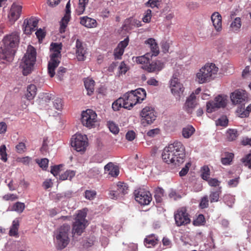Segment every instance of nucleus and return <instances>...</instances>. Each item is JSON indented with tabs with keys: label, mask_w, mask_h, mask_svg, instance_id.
Instances as JSON below:
<instances>
[{
	"label": "nucleus",
	"mask_w": 251,
	"mask_h": 251,
	"mask_svg": "<svg viewBox=\"0 0 251 251\" xmlns=\"http://www.w3.org/2000/svg\"><path fill=\"white\" fill-rule=\"evenodd\" d=\"M198 103L196 100V96L192 93L188 97L185 101L184 107L188 113H192L193 109L196 107Z\"/></svg>",
	"instance_id": "obj_21"
},
{
	"label": "nucleus",
	"mask_w": 251,
	"mask_h": 251,
	"mask_svg": "<svg viewBox=\"0 0 251 251\" xmlns=\"http://www.w3.org/2000/svg\"><path fill=\"white\" fill-rule=\"evenodd\" d=\"M226 100L221 95L216 97L213 100H210L206 103V111L211 113L220 108L226 106Z\"/></svg>",
	"instance_id": "obj_13"
},
{
	"label": "nucleus",
	"mask_w": 251,
	"mask_h": 251,
	"mask_svg": "<svg viewBox=\"0 0 251 251\" xmlns=\"http://www.w3.org/2000/svg\"><path fill=\"white\" fill-rule=\"evenodd\" d=\"M3 46L0 48V59L11 62L14 59L15 48L19 42V36L17 32H13L4 36Z\"/></svg>",
	"instance_id": "obj_2"
},
{
	"label": "nucleus",
	"mask_w": 251,
	"mask_h": 251,
	"mask_svg": "<svg viewBox=\"0 0 251 251\" xmlns=\"http://www.w3.org/2000/svg\"><path fill=\"white\" fill-rule=\"evenodd\" d=\"M87 212L85 209L78 211L73 225V233L80 235L88 225V221L86 219Z\"/></svg>",
	"instance_id": "obj_8"
},
{
	"label": "nucleus",
	"mask_w": 251,
	"mask_h": 251,
	"mask_svg": "<svg viewBox=\"0 0 251 251\" xmlns=\"http://www.w3.org/2000/svg\"><path fill=\"white\" fill-rule=\"evenodd\" d=\"M174 218L177 226L187 225L191 222L189 215L187 212L186 208L184 207L179 208L175 212Z\"/></svg>",
	"instance_id": "obj_11"
},
{
	"label": "nucleus",
	"mask_w": 251,
	"mask_h": 251,
	"mask_svg": "<svg viewBox=\"0 0 251 251\" xmlns=\"http://www.w3.org/2000/svg\"><path fill=\"white\" fill-rule=\"evenodd\" d=\"M162 158L167 164L179 166L185 160V147L181 142L175 141L164 149Z\"/></svg>",
	"instance_id": "obj_1"
},
{
	"label": "nucleus",
	"mask_w": 251,
	"mask_h": 251,
	"mask_svg": "<svg viewBox=\"0 0 251 251\" xmlns=\"http://www.w3.org/2000/svg\"><path fill=\"white\" fill-rule=\"evenodd\" d=\"M84 86L87 91V95H91L95 90V81L90 78H86L84 80Z\"/></svg>",
	"instance_id": "obj_31"
},
{
	"label": "nucleus",
	"mask_w": 251,
	"mask_h": 251,
	"mask_svg": "<svg viewBox=\"0 0 251 251\" xmlns=\"http://www.w3.org/2000/svg\"><path fill=\"white\" fill-rule=\"evenodd\" d=\"M129 43V38L127 37L126 38H125L123 41H121L118 45V47L121 49H123L125 50V49L127 47Z\"/></svg>",
	"instance_id": "obj_62"
},
{
	"label": "nucleus",
	"mask_w": 251,
	"mask_h": 251,
	"mask_svg": "<svg viewBox=\"0 0 251 251\" xmlns=\"http://www.w3.org/2000/svg\"><path fill=\"white\" fill-rule=\"evenodd\" d=\"M228 119L226 116H222L216 121V126H226L228 124Z\"/></svg>",
	"instance_id": "obj_48"
},
{
	"label": "nucleus",
	"mask_w": 251,
	"mask_h": 251,
	"mask_svg": "<svg viewBox=\"0 0 251 251\" xmlns=\"http://www.w3.org/2000/svg\"><path fill=\"white\" fill-rule=\"evenodd\" d=\"M67 69L63 67H60L57 73V77L60 81L62 80L64 74L66 72Z\"/></svg>",
	"instance_id": "obj_53"
},
{
	"label": "nucleus",
	"mask_w": 251,
	"mask_h": 251,
	"mask_svg": "<svg viewBox=\"0 0 251 251\" xmlns=\"http://www.w3.org/2000/svg\"><path fill=\"white\" fill-rule=\"evenodd\" d=\"M97 195V192L94 190H87L85 191V198L90 201L93 200Z\"/></svg>",
	"instance_id": "obj_44"
},
{
	"label": "nucleus",
	"mask_w": 251,
	"mask_h": 251,
	"mask_svg": "<svg viewBox=\"0 0 251 251\" xmlns=\"http://www.w3.org/2000/svg\"><path fill=\"white\" fill-rule=\"evenodd\" d=\"M154 193V198L156 202H161L164 196V190L161 188L158 187L155 189Z\"/></svg>",
	"instance_id": "obj_40"
},
{
	"label": "nucleus",
	"mask_w": 251,
	"mask_h": 251,
	"mask_svg": "<svg viewBox=\"0 0 251 251\" xmlns=\"http://www.w3.org/2000/svg\"><path fill=\"white\" fill-rule=\"evenodd\" d=\"M132 91L125 94L123 97L119 98L113 103L112 107L114 111H118L122 107L130 109L136 103H138V100Z\"/></svg>",
	"instance_id": "obj_5"
},
{
	"label": "nucleus",
	"mask_w": 251,
	"mask_h": 251,
	"mask_svg": "<svg viewBox=\"0 0 251 251\" xmlns=\"http://www.w3.org/2000/svg\"><path fill=\"white\" fill-rule=\"evenodd\" d=\"M242 24L240 18L237 17L231 23L230 27L234 32H237L241 28Z\"/></svg>",
	"instance_id": "obj_37"
},
{
	"label": "nucleus",
	"mask_w": 251,
	"mask_h": 251,
	"mask_svg": "<svg viewBox=\"0 0 251 251\" xmlns=\"http://www.w3.org/2000/svg\"><path fill=\"white\" fill-rule=\"evenodd\" d=\"M22 6L16 3H13L11 5L8 18L10 22L13 23L20 17L22 13Z\"/></svg>",
	"instance_id": "obj_18"
},
{
	"label": "nucleus",
	"mask_w": 251,
	"mask_h": 251,
	"mask_svg": "<svg viewBox=\"0 0 251 251\" xmlns=\"http://www.w3.org/2000/svg\"><path fill=\"white\" fill-rule=\"evenodd\" d=\"M230 98L233 103L239 104L248 100V95L243 90H236L231 93Z\"/></svg>",
	"instance_id": "obj_17"
},
{
	"label": "nucleus",
	"mask_w": 251,
	"mask_h": 251,
	"mask_svg": "<svg viewBox=\"0 0 251 251\" xmlns=\"http://www.w3.org/2000/svg\"><path fill=\"white\" fill-rule=\"evenodd\" d=\"M80 24L87 28H95L97 26V22L94 19L88 16H83L80 18Z\"/></svg>",
	"instance_id": "obj_25"
},
{
	"label": "nucleus",
	"mask_w": 251,
	"mask_h": 251,
	"mask_svg": "<svg viewBox=\"0 0 251 251\" xmlns=\"http://www.w3.org/2000/svg\"><path fill=\"white\" fill-rule=\"evenodd\" d=\"M124 50H123V49L119 48L117 47L114 51L115 57L117 59L121 58L122 55L124 53Z\"/></svg>",
	"instance_id": "obj_61"
},
{
	"label": "nucleus",
	"mask_w": 251,
	"mask_h": 251,
	"mask_svg": "<svg viewBox=\"0 0 251 251\" xmlns=\"http://www.w3.org/2000/svg\"><path fill=\"white\" fill-rule=\"evenodd\" d=\"M191 165L190 162H188L185 164V166L179 172V174L180 176H185L188 172L189 168Z\"/></svg>",
	"instance_id": "obj_55"
},
{
	"label": "nucleus",
	"mask_w": 251,
	"mask_h": 251,
	"mask_svg": "<svg viewBox=\"0 0 251 251\" xmlns=\"http://www.w3.org/2000/svg\"><path fill=\"white\" fill-rule=\"evenodd\" d=\"M39 20L35 17L25 19L23 23L24 32L26 34H30L37 27Z\"/></svg>",
	"instance_id": "obj_16"
},
{
	"label": "nucleus",
	"mask_w": 251,
	"mask_h": 251,
	"mask_svg": "<svg viewBox=\"0 0 251 251\" xmlns=\"http://www.w3.org/2000/svg\"><path fill=\"white\" fill-rule=\"evenodd\" d=\"M234 157V154L230 152L225 153L224 156L221 158V162L225 165L230 164Z\"/></svg>",
	"instance_id": "obj_38"
},
{
	"label": "nucleus",
	"mask_w": 251,
	"mask_h": 251,
	"mask_svg": "<svg viewBox=\"0 0 251 251\" xmlns=\"http://www.w3.org/2000/svg\"><path fill=\"white\" fill-rule=\"evenodd\" d=\"M161 2V0H149L146 5L151 7V8L157 7L159 8Z\"/></svg>",
	"instance_id": "obj_46"
},
{
	"label": "nucleus",
	"mask_w": 251,
	"mask_h": 251,
	"mask_svg": "<svg viewBox=\"0 0 251 251\" xmlns=\"http://www.w3.org/2000/svg\"><path fill=\"white\" fill-rule=\"evenodd\" d=\"M205 223L204 216L202 214H200L197 219L193 222L195 226H199L203 225Z\"/></svg>",
	"instance_id": "obj_47"
},
{
	"label": "nucleus",
	"mask_w": 251,
	"mask_h": 251,
	"mask_svg": "<svg viewBox=\"0 0 251 251\" xmlns=\"http://www.w3.org/2000/svg\"><path fill=\"white\" fill-rule=\"evenodd\" d=\"M36 162L43 169H46L48 168L49 160L47 158H43L40 160L36 159Z\"/></svg>",
	"instance_id": "obj_50"
},
{
	"label": "nucleus",
	"mask_w": 251,
	"mask_h": 251,
	"mask_svg": "<svg viewBox=\"0 0 251 251\" xmlns=\"http://www.w3.org/2000/svg\"><path fill=\"white\" fill-rule=\"evenodd\" d=\"M128 188L126 183L119 182L117 185V190L111 192L110 195L113 196L112 198L117 199L118 196L124 195L127 193Z\"/></svg>",
	"instance_id": "obj_24"
},
{
	"label": "nucleus",
	"mask_w": 251,
	"mask_h": 251,
	"mask_svg": "<svg viewBox=\"0 0 251 251\" xmlns=\"http://www.w3.org/2000/svg\"><path fill=\"white\" fill-rule=\"evenodd\" d=\"M132 92L136 96V99L138 100V103H141L146 97V92L143 88H138L135 90H132Z\"/></svg>",
	"instance_id": "obj_33"
},
{
	"label": "nucleus",
	"mask_w": 251,
	"mask_h": 251,
	"mask_svg": "<svg viewBox=\"0 0 251 251\" xmlns=\"http://www.w3.org/2000/svg\"><path fill=\"white\" fill-rule=\"evenodd\" d=\"M241 160L245 166H248L249 168L251 169V153L242 158Z\"/></svg>",
	"instance_id": "obj_52"
},
{
	"label": "nucleus",
	"mask_w": 251,
	"mask_h": 251,
	"mask_svg": "<svg viewBox=\"0 0 251 251\" xmlns=\"http://www.w3.org/2000/svg\"><path fill=\"white\" fill-rule=\"evenodd\" d=\"M20 226V222L18 219H16L12 222V226L10 228L9 231V235L10 236H13L17 237L19 236V228Z\"/></svg>",
	"instance_id": "obj_30"
},
{
	"label": "nucleus",
	"mask_w": 251,
	"mask_h": 251,
	"mask_svg": "<svg viewBox=\"0 0 251 251\" xmlns=\"http://www.w3.org/2000/svg\"><path fill=\"white\" fill-rule=\"evenodd\" d=\"M158 241V237L152 234L146 236L144 239V243L146 247L151 248L157 245Z\"/></svg>",
	"instance_id": "obj_28"
},
{
	"label": "nucleus",
	"mask_w": 251,
	"mask_h": 251,
	"mask_svg": "<svg viewBox=\"0 0 251 251\" xmlns=\"http://www.w3.org/2000/svg\"><path fill=\"white\" fill-rule=\"evenodd\" d=\"M170 88L172 93L175 96L180 97L184 90V87L181 83L176 75H174L170 80Z\"/></svg>",
	"instance_id": "obj_14"
},
{
	"label": "nucleus",
	"mask_w": 251,
	"mask_h": 251,
	"mask_svg": "<svg viewBox=\"0 0 251 251\" xmlns=\"http://www.w3.org/2000/svg\"><path fill=\"white\" fill-rule=\"evenodd\" d=\"M134 195L135 200L141 205H148L152 200L150 192L144 189L135 190Z\"/></svg>",
	"instance_id": "obj_15"
},
{
	"label": "nucleus",
	"mask_w": 251,
	"mask_h": 251,
	"mask_svg": "<svg viewBox=\"0 0 251 251\" xmlns=\"http://www.w3.org/2000/svg\"><path fill=\"white\" fill-rule=\"evenodd\" d=\"M145 44H148L152 52V53H147L143 56L136 57V61L137 63L142 64V68L144 69V67L146 65H149L152 55L157 56L159 52V47L155 40L153 38H149L145 41Z\"/></svg>",
	"instance_id": "obj_6"
},
{
	"label": "nucleus",
	"mask_w": 251,
	"mask_h": 251,
	"mask_svg": "<svg viewBox=\"0 0 251 251\" xmlns=\"http://www.w3.org/2000/svg\"><path fill=\"white\" fill-rule=\"evenodd\" d=\"M151 17V10L148 9L145 13V15L143 18V21L145 23H149Z\"/></svg>",
	"instance_id": "obj_60"
},
{
	"label": "nucleus",
	"mask_w": 251,
	"mask_h": 251,
	"mask_svg": "<svg viewBox=\"0 0 251 251\" xmlns=\"http://www.w3.org/2000/svg\"><path fill=\"white\" fill-rule=\"evenodd\" d=\"M60 62V60L50 59L49 62L48 71L50 76L52 77L55 75V70L58 67Z\"/></svg>",
	"instance_id": "obj_29"
},
{
	"label": "nucleus",
	"mask_w": 251,
	"mask_h": 251,
	"mask_svg": "<svg viewBox=\"0 0 251 251\" xmlns=\"http://www.w3.org/2000/svg\"><path fill=\"white\" fill-rule=\"evenodd\" d=\"M16 150L17 152L19 153H22L25 151L26 147L25 143L23 142L19 143L16 146Z\"/></svg>",
	"instance_id": "obj_56"
},
{
	"label": "nucleus",
	"mask_w": 251,
	"mask_h": 251,
	"mask_svg": "<svg viewBox=\"0 0 251 251\" xmlns=\"http://www.w3.org/2000/svg\"><path fill=\"white\" fill-rule=\"evenodd\" d=\"M70 226L68 224H64L61 226L55 233L56 240V248L58 250H62L68 245L70 239L69 232Z\"/></svg>",
	"instance_id": "obj_7"
},
{
	"label": "nucleus",
	"mask_w": 251,
	"mask_h": 251,
	"mask_svg": "<svg viewBox=\"0 0 251 251\" xmlns=\"http://www.w3.org/2000/svg\"><path fill=\"white\" fill-rule=\"evenodd\" d=\"M104 171L112 177H117L119 174V169L117 166L110 162L104 166Z\"/></svg>",
	"instance_id": "obj_27"
},
{
	"label": "nucleus",
	"mask_w": 251,
	"mask_h": 251,
	"mask_svg": "<svg viewBox=\"0 0 251 251\" xmlns=\"http://www.w3.org/2000/svg\"><path fill=\"white\" fill-rule=\"evenodd\" d=\"M65 11V14L60 23V26L59 30L61 33L65 32L68 22L70 19L71 4L70 1H69L66 4Z\"/></svg>",
	"instance_id": "obj_20"
},
{
	"label": "nucleus",
	"mask_w": 251,
	"mask_h": 251,
	"mask_svg": "<svg viewBox=\"0 0 251 251\" xmlns=\"http://www.w3.org/2000/svg\"><path fill=\"white\" fill-rule=\"evenodd\" d=\"M71 145L78 152H84L88 146V140L86 135L76 133L71 138Z\"/></svg>",
	"instance_id": "obj_9"
},
{
	"label": "nucleus",
	"mask_w": 251,
	"mask_h": 251,
	"mask_svg": "<svg viewBox=\"0 0 251 251\" xmlns=\"http://www.w3.org/2000/svg\"><path fill=\"white\" fill-rule=\"evenodd\" d=\"M25 205L24 203L21 202H16L12 206V209L19 213H22L25 210Z\"/></svg>",
	"instance_id": "obj_41"
},
{
	"label": "nucleus",
	"mask_w": 251,
	"mask_h": 251,
	"mask_svg": "<svg viewBox=\"0 0 251 251\" xmlns=\"http://www.w3.org/2000/svg\"><path fill=\"white\" fill-rule=\"evenodd\" d=\"M35 34L39 41L42 40L46 35L45 32L41 28L38 29Z\"/></svg>",
	"instance_id": "obj_64"
},
{
	"label": "nucleus",
	"mask_w": 251,
	"mask_h": 251,
	"mask_svg": "<svg viewBox=\"0 0 251 251\" xmlns=\"http://www.w3.org/2000/svg\"><path fill=\"white\" fill-rule=\"evenodd\" d=\"M31 160V158L29 156H25L23 157H19L17 158V161L19 162L22 163L25 165H27L29 164Z\"/></svg>",
	"instance_id": "obj_57"
},
{
	"label": "nucleus",
	"mask_w": 251,
	"mask_h": 251,
	"mask_svg": "<svg viewBox=\"0 0 251 251\" xmlns=\"http://www.w3.org/2000/svg\"><path fill=\"white\" fill-rule=\"evenodd\" d=\"M140 115L142 117L141 123L144 126L151 124L156 118L154 109L150 106L144 108Z\"/></svg>",
	"instance_id": "obj_12"
},
{
	"label": "nucleus",
	"mask_w": 251,
	"mask_h": 251,
	"mask_svg": "<svg viewBox=\"0 0 251 251\" xmlns=\"http://www.w3.org/2000/svg\"><path fill=\"white\" fill-rule=\"evenodd\" d=\"M208 184L212 187H220L221 181H219L217 179L215 178H209L207 180H206Z\"/></svg>",
	"instance_id": "obj_51"
},
{
	"label": "nucleus",
	"mask_w": 251,
	"mask_h": 251,
	"mask_svg": "<svg viewBox=\"0 0 251 251\" xmlns=\"http://www.w3.org/2000/svg\"><path fill=\"white\" fill-rule=\"evenodd\" d=\"M36 55L35 48L31 45L28 46L26 51L20 64V67L22 69L24 75H27L33 71L36 61Z\"/></svg>",
	"instance_id": "obj_3"
},
{
	"label": "nucleus",
	"mask_w": 251,
	"mask_h": 251,
	"mask_svg": "<svg viewBox=\"0 0 251 251\" xmlns=\"http://www.w3.org/2000/svg\"><path fill=\"white\" fill-rule=\"evenodd\" d=\"M53 106L58 110H61L63 108L62 101L61 99L57 98L53 101Z\"/></svg>",
	"instance_id": "obj_54"
},
{
	"label": "nucleus",
	"mask_w": 251,
	"mask_h": 251,
	"mask_svg": "<svg viewBox=\"0 0 251 251\" xmlns=\"http://www.w3.org/2000/svg\"><path fill=\"white\" fill-rule=\"evenodd\" d=\"M126 138L128 141H132L135 138V133L133 130L128 131L126 135Z\"/></svg>",
	"instance_id": "obj_63"
},
{
	"label": "nucleus",
	"mask_w": 251,
	"mask_h": 251,
	"mask_svg": "<svg viewBox=\"0 0 251 251\" xmlns=\"http://www.w3.org/2000/svg\"><path fill=\"white\" fill-rule=\"evenodd\" d=\"M201 177L204 180H207L210 176V170L208 166H204L201 169Z\"/></svg>",
	"instance_id": "obj_45"
},
{
	"label": "nucleus",
	"mask_w": 251,
	"mask_h": 251,
	"mask_svg": "<svg viewBox=\"0 0 251 251\" xmlns=\"http://www.w3.org/2000/svg\"><path fill=\"white\" fill-rule=\"evenodd\" d=\"M195 129L192 126H188L182 129V135L185 138H189L195 132Z\"/></svg>",
	"instance_id": "obj_36"
},
{
	"label": "nucleus",
	"mask_w": 251,
	"mask_h": 251,
	"mask_svg": "<svg viewBox=\"0 0 251 251\" xmlns=\"http://www.w3.org/2000/svg\"><path fill=\"white\" fill-rule=\"evenodd\" d=\"M160 133V129L158 128H156L154 129H152L148 131L147 133V136L150 137H154L156 135L159 134Z\"/></svg>",
	"instance_id": "obj_58"
},
{
	"label": "nucleus",
	"mask_w": 251,
	"mask_h": 251,
	"mask_svg": "<svg viewBox=\"0 0 251 251\" xmlns=\"http://www.w3.org/2000/svg\"><path fill=\"white\" fill-rule=\"evenodd\" d=\"M239 135L237 130L235 129H228L226 132V138L228 141L235 140Z\"/></svg>",
	"instance_id": "obj_34"
},
{
	"label": "nucleus",
	"mask_w": 251,
	"mask_h": 251,
	"mask_svg": "<svg viewBox=\"0 0 251 251\" xmlns=\"http://www.w3.org/2000/svg\"><path fill=\"white\" fill-rule=\"evenodd\" d=\"M208 206V200L207 196L203 197L200 203V207L202 208H205Z\"/></svg>",
	"instance_id": "obj_59"
},
{
	"label": "nucleus",
	"mask_w": 251,
	"mask_h": 251,
	"mask_svg": "<svg viewBox=\"0 0 251 251\" xmlns=\"http://www.w3.org/2000/svg\"><path fill=\"white\" fill-rule=\"evenodd\" d=\"M108 127L110 131L114 134H117L119 132V128L117 125L112 121L107 123Z\"/></svg>",
	"instance_id": "obj_42"
},
{
	"label": "nucleus",
	"mask_w": 251,
	"mask_h": 251,
	"mask_svg": "<svg viewBox=\"0 0 251 251\" xmlns=\"http://www.w3.org/2000/svg\"><path fill=\"white\" fill-rule=\"evenodd\" d=\"M97 122V114L92 109H88L81 113L82 124L89 128L94 127Z\"/></svg>",
	"instance_id": "obj_10"
},
{
	"label": "nucleus",
	"mask_w": 251,
	"mask_h": 251,
	"mask_svg": "<svg viewBox=\"0 0 251 251\" xmlns=\"http://www.w3.org/2000/svg\"><path fill=\"white\" fill-rule=\"evenodd\" d=\"M218 68L213 63H206L196 74V79L200 84L214 79L218 72Z\"/></svg>",
	"instance_id": "obj_4"
},
{
	"label": "nucleus",
	"mask_w": 251,
	"mask_h": 251,
	"mask_svg": "<svg viewBox=\"0 0 251 251\" xmlns=\"http://www.w3.org/2000/svg\"><path fill=\"white\" fill-rule=\"evenodd\" d=\"M75 54L78 61H82L85 60L87 50L83 45V42L79 39L76 40L75 46Z\"/></svg>",
	"instance_id": "obj_19"
},
{
	"label": "nucleus",
	"mask_w": 251,
	"mask_h": 251,
	"mask_svg": "<svg viewBox=\"0 0 251 251\" xmlns=\"http://www.w3.org/2000/svg\"><path fill=\"white\" fill-rule=\"evenodd\" d=\"M0 159L4 162L7 161V154L6 153V147L2 145L0 147Z\"/></svg>",
	"instance_id": "obj_43"
},
{
	"label": "nucleus",
	"mask_w": 251,
	"mask_h": 251,
	"mask_svg": "<svg viewBox=\"0 0 251 251\" xmlns=\"http://www.w3.org/2000/svg\"><path fill=\"white\" fill-rule=\"evenodd\" d=\"M221 187H219L217 191L211 192L209 196L210 201L211 203L218 201L220 194L221 193Z\"/></svg>",
	"instance_id": "obj_39"
},
{
	"label": "nucleus",
	"mask_w": 251,
	"mask_h": 251,
	"mask_svg": "<svg viewBox=\"0 0 251 251\" xmlns=\"http://www.w3.org/2000/svg\"><path fill=\"white\" fill-rule=\"evenodd\" d=\"M75 172L72 170H67L59 176V179L61 180L66 179L71 180L75 176Z\"/></svg>",
	"instance_id": "obj_35"
},
{
	"label": "nucleus",
	"mask_w": 251,
	"mask_h": 251,
	"mask_svg": "<svg viewBox=\"0 0 251 251\" xmlns=\"http://www.w3.org/2000/svg\"><path fill=\"white\" fill-rule=\"evenodd\" d=\"M62 47L61 43H52L50 45V50L52 52H57L58 53H59V52H61Z\"/></svg>",
	"instance_id": "obj_49"
},
{
	"label": "nucleus",
	"mask_w": 251,
	"mask_h": 251,
	"mask_svg": "<svg viewBox=\"0 0 251 251\" xmlns=\"http://www.w3.org/2000/svg\"><path fill=\"white\" fill-rule=\"evenodd\" d=\"M26 98L28 100H31L34 99L36 95L37 88L34 84H30L27 87Z\"/></svg>",
	"instance_id": "obj_32"
},
{
	"label": "nucleus",
	"mask_w": 251,
	"mask_h": 251,
	"mask_svg": "<svg viewBox=\"0 0 251 251\" xmlns=\"http://www.w3.org/2000/svg\"><path fill=\"white\" fill-rule=\"evenodd\" d=\"M164 68V64L160 61H155L150 62L149 65L144 67V70L149 73H157L160 71Z\"/></svg>",
	"instance_id": "obj_23"
},
{
	"label": "nucleus",
	"mask_w": 251,
	"mask_h": 251,
	"mask_svg": "<svg viewBox=\"0 0 251 251\" xmlns=\"http://www.w3.org/2000/svg\"><path fill=\"white\" fill-rule=\"evenodd\" d=\"M214 28L217 31L222 29V16L218 12H214L211 16Z\"/></svg>",
	"instance_id": "obj_26"
},
{
	"label": "nucleus",
	"mask_w": 251,
	"mask_h": 251,
	"mask_svg": "<svg viewBox=\"0 0 251 251\" xmlns=\"http://www.w3.org/2000/svg\"><path fill=\"white\" fill-rule=\"evenodd\" d=\"M142 24L141 21L135 19L133 17H130L125 21L123 28L127 31H129L134 27H139Z\"/></svg>",
	"instance_id": "obj_22"
}]
</instances>
